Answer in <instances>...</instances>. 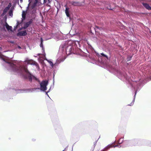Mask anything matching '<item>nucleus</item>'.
Wrapping results in <instances>:
<instances>
[{
	"mask_svg": "<svg viewBox=\"0 0 151 151\" xmlns=\"http://www.w3.org/2000/svg\"><path fill=\"white\" fill-rule=\"evenodd\" d=\"M5 27H6L7 29L9 31L12 30V27L11 26H9L6 20L4 22L3 21H1V22L0 25V28L2 31H6Z\"/></svg>",
	"mask_w": 151,
	"mask_h": 151,
	"instance_id": "nucleus-2",
	"label": "nucleus"
},
{
	"mask_svg": "<svg viewBox=\"0 0 151 151\" xmlns=\"http://www.w3.org/2000/svg\"><path fill=\"white\" fill-rule=\"evenodd\" d=\"M20 2L21 3H22V2H23V0H20Z\"/></svg>",
	"mask_w": 151,
	"mask_h": 151,
	"instance_id": "nucleus-31",
	"label": "nucleus"
},
{
	"mask_svg": "<svg viewBox=\"0 0 151 151\" xmlns=\"http://www.w3.org/2000/svg\"><path fill=\"white\" fill-rule=\"evenodd\" d=\"M44 2L45 3H46L47 2V0H44Z\"/></svg>",
	"mask_w": 151,
	"mask_h": 151,
	"instance_id": "nucleus-30",
	"label": "nucleus"
},
{
	"mask_svg": "<svg viewBox=\"0 0 151 151\" xmlns=\"http://www.w3.org/2000/svg\"><path fill=\"white\" fill-rule=\"evenodd\" d=\"M29 6L27 7V9L25 11H23L22 14V21H23L25 19L27 13V11L28 9Z\"/></svg>",
	"mask_w": 151,
	"mask_h": 151,
	"instance_id": "nucleus-7",
	"label": "nucleus"
},
{
	"mask_svg": "<svg viewBox=\"0 0 151 151\" xmlns=\"http://www.w3.org/2000/svg\"><path fill=\"white\" fill-rule=\"evenodd\" d=\"M19 48H21L20 47V46L19 47Z\"/></svg>",
	"mask_w": 151,
	"mask_h": 151,
	"instance_id": "nucleus-34",
	"label": "nucleus"
},
{
	"mask_svg": "<svg viewBox=\"0 0 151 151\" xmlns=\"http://www.w3.org/2000/svg\"><path fill=\"white\" fill-rule=\"evenodd\" d=\"M32 79H34L36 81H37L38 80V79L36 78L35 76H34L32 75Z\"/></svg>",
	"mask_w": 151,
	"mask_h": 151,
	"instance_id": "nucleus-22",
	"label": "nucleus"
},
{
	"mask_svg": "<svg viewBox=\"0 0 151 151\" xmlns=\"http://www.w3.org/2000/svg\"><path fill=\"white\" fill-rule=\"evenodd\" d=\"M28 73L29 74V75H28V77L29 78V81L30 82H31L32 79V75L30 73Z\"/></svg>",
	"mask_w": 151,
	"mask_h": 151,
	"instance_id": "nucleus-12",
	"label": "nucleus"
},
{
	"mask_svg": "<svg viewBox=\"0 0 151 151\" xmlns=\"http://www.w3.org/2000/svg\"><path fill=\"white\" fill-rule=\"evenodd\" d=\"M11 6L12 4L11 3H9L7 6L5 8L8 10L10 9Z\"/></svg>",
	"mask_w": 151,
	"mask_h": 151,
	"instance_id": "nucleus-15",
	"label": "nucleus"
},
{
	"mask_svg": "<svg viewBox=\"0 0 151 151\" xmlns=\"http://www.w3.org/2000/svg\"><path fill=\"white\" fill-rule=\"evenodd\" d=\"M40 40H41V43H40V47H42V49H43V45H42V42H43V40L42 38H41Z\"/></svg>",
	"mask_w": 151,
	"mask_h": 151,
	"instance_id": "nucleus-19",
	"label": "nucleus"
},
{
	"mask_svg": "<svg viewBox=\"0 0 151 151\" xmlns=\"http://www.w3.org/2000/svg\"><path fill=\"white\" fill-rule=\"evenodd\" d=\"M143 6L147 9L148 10H151V7L147 3H142Z\"/></svg>",
	"mask_w": 151,
	"mask_h": 151,
	"instance_id": "nucleus-9",
	"label": "nucleus"
},
{
	"mask_svg": "<svg viewBox=\"0 0 151 151\" xmlns=\"http://www.w3.org/2000/svg\"><path fill=\"white\" fill-rule=\"evenodd\" d=\"M101 55L104 57H106L107 59H108V57H107V56L106 55H105L104 54V53H101Z\"/></svg>",
	"mask_w": 151,
	"mask_h": 151,
	"instance_id": "nucleus-21",
	"label": "nucleus"
},
{
	"mask_svg": "<svg viewBox=\"0 0 151 151\" xmlns=\"http://www.w3.org/2000/svg\"><path fill=\"white\" fill-rule=\"evenodd\" d=\"M33 22V19H30L29 21L28 22L30 24H32Z\"/></svg>",
	"mask_w": 151,
	"mask_h": 151,
	"instance_id": "nucleus-23",
	"label": "nucleus"
},
{
	"mask_svg": "<svg viewBox=\"0 0 151 151\" xmlns=\"http://www.w3.org/2000/svg\"><path fill=\"white\" fill-rule=\"evenodd\" d=\"M13 10L12 9V8L9 12V16L11 17H12L13 16Z\"/></svg>",
	"mask_w": 151,
	"mask_h": 151,
	"instance_id": "nucleus-13",
	"label": "nucleus"
},
{
	"mask_svg": "<svg viewBox=\"0 0 151 151\" xmlns=\"http://www.w3.org/2000/svg\"><path fill=\"white\" fill-rule=\"evenodd\" d=\"M2 49V48L1 47H0V50H1Z\"/></svg>",
	"mask_w": 151,
	"mask_h": 151,
	"instance_id": "nucleus-32",
	"label": "nucleus"
},
{
	"mask_svg": "<svg viewBox=\"0 0 151 151\" xmlns=\"http://www.w3.org/2000/svg\"><path fill=\"white\" fill-rule=\"evenodd\" d=\"M11 6L12 4L11 3H9L7 6L5 8L8 10L10 9Z\"/></svg>",
	"mask_w": 151,
	"mask_h": 151,
	"instance_id": "nucleus-16",
	"label": "nucleus"
},
{
	"mask_svg": "<svg viewBox=\"0 0 151 151\" xmlns=\"http://www.w3.org/2000/svg\"><path fill=\"white\" fill-rule=\"evenodd\" d=\"M122 139L121 138V139H119V141H118V142L119 144H121L122 143V142H120V140L121 139Z\"/></svg>",
	"mask_w": 151,
	"mask_h": 151,
	"instance_id": "nucleus-27",
	"label": "nucleus"
},
{
	"mask_svg": "<svg viewBox=\"0 0 151 151\" xmlns=\"http://www.w3.org/2000/svg\"><path fill=\"white\" fill-rule=\"evenodd\" d=\"M27 63V64L33 65H35L37 67H39V66L38 64L35 61H33L32 60H29L25 61Z\"/></svg>",
	"mask_w": 151,
	"mask_h": 151,
	"instance_id": "nucleus-4",
	"label": "nucleus"
},
{
	"mask_svg": "<svg viewBox=\"0 0 151 151\" xmlns=\"http://www.w3.org/2000/svg\"><path fill=\"white\" fill-rule=\"evenodd\" d=\"M69 8H68L66 7L65 8V13L66 16L68 17H69L70 16V14H69Z\"/></svg>",
	"mask_w": 151,
	"mask_h": 151,
	"instance_id": "nucleus-10",
	"label": "nucleus"
},
{
	"mask_svg": "<svg viewBox=\"0 0 151 151\" xmlns=\"http://www.w3.org/2000/svg\"><path fill=\"white\" fill-rule=\"evenodd\" d=\"M8 11V10L5 8L4 10H3L2 14L3 15H4Z\"/></svg>",
	"mask_w": 151,
	"mask_h": 151,
	"instance_id": "nucleus-18",
	"label": "nucleus"
},
{
	"mask_svg": "<svg viewBox=\"0 0 151 151\" xmlns=\"http://www.w3.org/2000/svg\"><path fill=\"white\" fill-rule=\"evenodd\" d=\"M27 33L26 30L21 31L18 32L17 34V36H24L27 35Z\"/></svg>",
	"mask_w": 151,
	"mask_h": 151,
	"instance_id": "nucleus-6",
	"label": "nucleus"
},
{
	"mask_svg": "<svg viewBox=\"0 0 151 151\" xmlns=\"http://www.w3.org/2000/svg\"><path fill=\"white\" fill-rule=\"evenodd\" d=\"M118 145H116L114 146V145L113 144H111V145H108L107 147H106L104 149V150H107L110 148L112 147H115L117 146H118Z\"/></svg>",
	"mask_w": 151,
	"mask_h": 151,
	"instance_id": "nucleus-8",
	"label": "nucleus"
},
{
	"mask_svg": "<svg viewBox=\"0 0 151 151\" xmlns=\"http://www.w3.org/2000/svg\"><path fill=\"white\" fill-rule=\"evenodd\" d=\"M48 62L49 63L50 65L52 67H53L54 64L51 61H48Z\"/></svg>",
	"mask_w": 151,
	"mask_h": 151,
	"instance_id": "nucleus-20",
	"label": "nucleus"
},
{
	"mask_svg": "<svg viewBox=\"0 0 151 151\" xmlns=\"http://www.w3.org/2000/svg\"><path fill=\"white\" fill-rule=\"evenodd\" d=\"M134 102V101L133 100H132V103L130 104H128V105L130 106L132 105L133 104Z\"/></svg>",
	"mask_w": 151,
	"mask_h": 151,
	"instance_id": "nucleus-25",
	"label": "nucleus"
},
{
	"mask_svg": "<svg viewBox=\"0 0 151 151\" xmlns=\"http://www.w3.org/2000/svg\"><path fill=\"white\" fill-rule=\"evenodd\" d=\"M70 3L74 6H79L82 5L81 3L78 1H72L70 2Z\"/></svg>",
	"mask_w": 151,
	"mask_h": 151,
	"instance_id": "nucleus-5",
	"label": "nucleus"
},
{
	"mask_svg": "<svg viewBox=\"0 0 151 151\" xmlns=\"http://www.w3.org/2000/svg\"><path fill=\"white\" fill-rule=\"evenodd\" d=\"M30 24L28 22L26 23L24 25V26L22 27V29H25L27 28L29 25Z\"/></svg>",
	"mask_w": 151,
	"mask_h": 151,
	"instance_id": "nucleus-11",
	"label": "nucleus"
},
{
	"mask_svg": "<svg viewBox=\"0 0 151 151\" xmlns=\"http://www.w3.org/2000/svg\"><path fill=\"white\" fill-rule=\"evenodd\" d=\"M48 81H42L40 83L41 90L43 91H46L47 89L46 86L48 84Z\"/></svg>",
	"mask_w": 151,
	"mask_h": 151,
	"instance_id": "nucleus-3",
	"label": "nucleus"
},
{
	"mask_svg": "<svg viewBox=\"0 0 151 151\" xmlns=\"http://www.w3.org/2000/svg\"><path fill=\"white\" fill-rule=\"evenodd\" d=\"M11 6L12 4L11 3H9L7 6L5 8L8 10L10 9Z\"/></svg>",
	"mask_w": 151,
	"mask_h": 151,
	"instance_id": "nucleus-14",
	"label": "nucleus"
},
{
	"mask_svg": "<svg viewBox=\"0 0 151 151\" xmlns=\"http://www.w3.org/2000/svg\"><path fill=\"white\" fill-rule=\"evenodd\" d=\"M10 43H12V44H14V41H10Z\"/></svg>",
	"mask_w": 151,
	"mask_h": 151,
	"instance_id": "nucleus-29",
	"label": "nucleus"
},
{
	"mask_svg": "<svg viewBox=\"0 0 151 151\" xmlns=\"http://www.w3.org/2000/svg\"><path fill=\"white\" fill-rule=\"evenodd\" d=\"M17 25L16 27H18V25L20 24V23H19V21H17Z\"/></svg>",
	"mask_w": 151,
	"mask_h": 151,
	"instance_id": "nucleus-26",
	"label": "nucleus"
},
{
	"mask_svg": "<svg viewBox=\"0 0 151 151\" xmlns=\"http://www.w3.org/2000/svg\"><path fill=\"white\" fill-rule=\"evenodd\" d=\"M37 2H36V3H35L33 4L31 6V8L32 9H34L36 6V4Z\"/></svg>",
	"mask_w": 151,
	"mask_h": 151,
	"instance_id": "nucleus-17",
	"label": "nucleus"
},
{
	"mask_svg": "<svg viewBox=\"0 0 151 151\" xmlns=\"http://www.w3.org/2000/svg\"><path fill=\"white\" fill-rule=\"evenodd\" d=\"M36 9H33V11H32V13L34 14V13H35L36 12Z\"/></svg>",
	"mask_w": 151,
	"mask_h": 151,
	"instance_id": "nucleus-24",
	"label": "nucleus"
},
{
	"mask_svg": "<svg viewBox=\"0 0 151 151\" xmlns=\"http://www.w3.org/2000/svg\"><path fill=\"white\" fill-rule=\"evenodd\" d=\"M96 27L97 28H98H98H99V27H97V26H96Z\"/></svg>",
	"mask_w": 151,
	"mask_h": 151,
	"instance_id": "nucleus-33",
	"label": "nucleus"
},
{
	"mask_svg": "<svg viewBox=\"0 0 151 151\" xmlns=\"http://www.w3.org/2000/svg\"><path fill=\"white\" fill-rule=\"evenodd\" d=\"M2 55L0 53V58H1L2 57Z\"/></svg>",
	"mask_w": 151,
	"mask_h": 151,
	"instance_id": "nucleus-28",
	"label": "nucleus"
},
{
	"mask_svg": "<svg viewBox=\"0 0 151 151\" xmlns=\"http://www.w3.org/2000/svg\"><path fill=\"white\" fill-rule=\"evenodd\" d=\"M7 63L10 64V66L12 68V70L14 72H16L17 73H21L22 70L23 69L26 73H30L27 69V66L23 65L20 67H17L13 63H10L9 62H7Z\"/></svg>",
	"mask_w": 151,
	"mask_h": 151,
	"instance_id": "nucleus-1",
	"label": "nucleus"
},
{
	"mask_svg": "<svg viewBox=\"0 0 151 151\" xmlns=\"http://www.w3.org/2000/svg\"><path fill=\"white\" fill-rule=\"evenodd\" d=\"M100 55H98V56H99Z\"/></svg>",
	"mask_w": 151,
	"mask_h": 151,
	"instance_id": "nucleus-35",
	"label": "nucleus"
}]
</instances>
